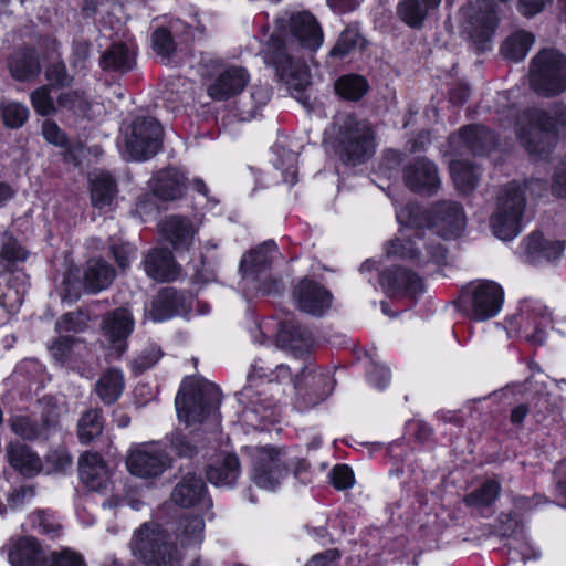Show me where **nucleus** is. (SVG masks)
Returning a JSON list of instances; mask_svg holds the SVG:
<instances>
[{
    "label": "nucleus",
    "mask_w": 566,
    "mask_h": 566,
    "mask_svg": "<svg viewBox=\"0 0 566 566\" xmlns=\"http://www.w3.org/2000/svg\"><path fill=\"white\" fill-rule=\"evenodd\" d=\"M507 114L516 118V137L522 147L534 158L544 159L551 153L554 145L552 132L560 125L566 133V106L559 105L553 114L542 108H526L517 114L514 107H510Z\"/></svg>",
    "instance_id": "nucleus-1"
},
{
    "label": "nucleus",
    "mask_w": 566,
    "mask_h": 566,
    "mask_svg": "<svg viewBox=\"0 0 566 566\" xmlns=\"http://www.w3.org/2000/svg\"><path fill=\"white\" fill-rule=\"evenodd\" d=\"M333 130L340 155L348 161L360 163L374 153V130L367 120L339 113L334 117Z\"/></svg>",
    "instance_id": "nucleus-2"
},
{
    "label": "nucleus",
    "mask_w": 566,
    "mask_h": 566,
    "mask_svg": "<svg viewBox=\"0 0 566 566\" xmlns=\"http://www.w3.org/2000/svg\"><path fill=\"white\" fill-rule=\"evenodd\" d=\"M220 401L221 394L214 385L186 380L176 396L175 405L179 419L191 424L216 412Z\"/></svg>",
    "instance_id": "nucleus-3"
},
{
    "label": "nucleus",
    "mask_w": 566,
    "mask_h": 566,
    "mask_svg": "<svg viewBox=\"0 0 566 566\" xmlns=\"http://www.w3.org/2000/svg\"><path fill=\"white\" fill-rule=\"evenodd\" d=\"M532 88L544 96L566 90V56L555 50H543L532 61L530 71Z\"/></svg>",
    "instance_id": "nucleus-4"
},
{
    "label": "nucleus",
    "mask_w": 566,
    "mask_h": 566,
    "mask_svg": "<svg viewBox=\"0 0 566 566\" xmlns=\"http://www.w3.org/2000/svg\"><path fill=\"white\" fill-rule=\"evenodd\" d=\"M274 252L275 243L268 241L242 256L240 271L249 289L260 291L263 294L280 291V282L272 279L269 274L272 253Z\"/></svg>",
    "instance_id": "nucleus-5"
},
{
    "label": "nucleus",
    "mask_w": 566,
    "mask_h": 566,
    "mask_svg": "<svg viewBox=\"0 0 566 566\" xmlns=\"http://www.w3.org/2000/svg\"><path fill=\"white\" fill-rule=\"evenodd\" d=\"M268 60L290 88L302 91L310 84L306 64L295 57L292 45H287L276 36H272L269 42Z\"/></svg>",
    "instance_id": "nucleus-6"
},
{
    "label": "nucleus",
    "mask_w": 566,
    "mask_h": 566,
    "mask_svg": "<svg viewBox=\"0 0 566 566\" xmlns=\"http://www.w3.org/2000/svg\"><path fill=\"white\" fill-rule=\"evenodd\" d=\"M115 276L114 270L102 259H92L83 272V281L78 280V271H71L64 279L63 300L73 302L84 289L88 293H97L107 289Z\"/></svg>",
    "instance_id": "nucleus-7"
},
{
    "label": "nucleus",
    "mask_w": 566,
    "mask_h": 566,
    "mask_svg": "<svg viewBox=\"0 0 566 566\" xmlns=\"http://www.w3.org/2000/svg\"><path fill=\"white\" fill-rule=\"evenodd\" d=\"M253 481L262 489L272 490L287 474V457L283 450L274 447L255 449Z\"/></svg>",
    "instance_id": "nucleus-8"
},
{
    "label": "nucleus",
    "mask_w": 566,
    "mask_h": 566,
    "mask_svg": "<svg viewBox=\"0 0 566 566\" xmlns=\"http://www.w3.org/2000/svg\"><path fill=\"white\" fill-rule=\"evenodd\" d=\"M463 297L468 298L472 317L475 321H486L501 311L504 293L495 282L481 281L470 284Z\"/></svg>",
    "instance_id": "nucleus-9"
},
{
    "label": "nucleus",
    "mask_w": 566,
    "mask_h": 566,
    "mask_svg": "<svg viewBox=\"0 0 566 566\" xmlns=\"http://www.w3.org/2000/svg\"><path fill=\"white\" fill-rule=\"evenodd\" d=\"M465 226L467 217L463 207L457 201L441 200L429 210V227L434 228L444 239L459 237Z\"/></svg>",
    "instance_id": "nucleus-10"
},
{
    "label": "nucleus",
    "mask_w": 566,
    "mask_h": 566,
    "mask_svg": "<svg viewBox=\"0 0 566 566\" xmlns=\"http://www.w3.org/2000/svg\"><path fill=\"white\" fill-rule=\"evenodd\" d=\"M424 233H417L415 239L401 241L391 240L386 245V252L390 256H401L419 262L430 260L440 261L446 256V249L441 243L429 242Z\"/></svg>",
    "instance_id": "nucleus-11"
},
{
    "label": "nucleus",
    "mask_w": 566,
    "mask_h": 566,
    "mask_svg": "<svg viewBox=\"0 0 566 566\" xmlns=\"http://www.w3.org/2000/svg\"><path fill=\"white\" fill-rule=\"evenodd\" d=\"M1 553L11 566H48L49 553L33 536H12Z\"/></svg>",
    "instance_id": "nucleus-12"
},
{
    "label": "nucleus",
    "mask_w": 566,
    "mask_h": 566,
    "mask_svg": "<svg viewBox=\"0 0 566 566\" xmlns=\"http://www.w3.org/2000/svg\"><path fill=\"white\" fill-rule=\"evenodd\" d=\"M178 551L169 534L161 528L144 527V565L176 566Z\"/></svg>",
    "instance_id": "nucleus-13"
},
{
    "label": "nucleus",
    "mask_w": 566,
    "mask_h": 566,
    "mask_svg": "<svg viewBox=\"0 0 566 566\" xmlns=\"http://www.w3.org/2000/svg\"><path fill=\"white\" fill-rule=\"evenodd\" d=\"M507 0H482L483 3H481L480 6H483L486 10L475 12L465 22L464 29L479 49H488L486 44L491 39L497 24L495 6L497 3H504Z\"/></svg>",
    "instance_id": "nucleus-14"
},
{
    "label": "nucleus",
    "mask_w": 566,
    "mask_h": 566,
    "mask_svg": "<svg viewBox=\"0 0 566 566\" xmlns=\"http://www.w3.org/2000/svg\"><path fill=\"white\" fill-rule=\"evenodd\" d=\"M81 481L91 491L106 493L112 485L111 470L97 452H85L78 460Z\"/></svg>",
    "instance_id": "nucleus-15"
},
{
    "label": "nucleus",
    "mask_w": 566,
    "mask_h": 566,
    "mask_svg": "<svg viewBox=\"0 0 566 566\" xmlns=\"http://www.w3.org/2000/svg\"><path fill=\"white\" fill-rule=\"evenodd\" d=\"M250 76L242 66H229L208 85L207 94L216 101H226L240 94L248 85Z\"/></svg>",
    "instance_id": "nucleus-16"
},
{
    "label": "nucleus",
    "mask_w": 566,
    "mask_h": 566,
    "mask_svg": "<svg viewBox=\"0 0 566 566\" xmlns=\"http://www.w3.org/2000/svg\"><path fill=\"white\" fill-rule=\"evenodd\" d=\"M454 149L462 154L464 149L475 155H482L496 145L494 135L484 126L470 125L459 130L458 135L450 138Z\"/></svg>",
    "instance_id": "nucleus-17"
},
{
    "label": "nucleus",
    "mask_w": 566,
    "mask_h": 566,
    "mask_svg": "<svg viewBox=\"0 0 566 566\" xmlns=\"http://www.w3.org/2000/svg\"><path fill=\"white\" fill-rule=\"evenodd\" d=\"M533 187L544 190L545 184L539 179L528 181L523 186L515 182L509 184L499 196L495 211L513 217L522 222L526 207L525 190Z\"/></svg>",
    "instance_id": "nucleus-18"
},
{
    "label": "nucleus",
    "mask_w": 566,
    "mask_h": 566,
    "mask_svg": "<svg viewBox=\"0 0 566 566\" xmlns=\"http://www.w3.org/2000/svg\"><path fill=\"white\" fill-rule=\"evenodd\" d=\"M294 297L302 312L321 316L331 306L332 295L323 286L308 280H303L294 291Z\"/></svg>",
    "instance_id": "nucleus-19"
},
{
    "label": "nucleus",
    "mask_w": 566,
    "mask_h": 566,
    "mask_svg": "<svg viewBox=\"0 0 566 566\" xmlns=\"http://www.w3.org/2000/svg\"><path fill=\"white\" fill-rule=\"evenodd\" d=\"M403 177L407 187L417 192L432 193L440 187L437 166L426 158H420L408 165L405 168Z\"/></svg>",
    "instance_id": "nucleus-20"
},
{
    "label": "nucleus",
    "mask_w": 566,
    "mask_h": 566,
    "mask_svg": "<svg viewBox=\"0 0 566 566\" xmlns=\"http://www.w3.org/2000/svg\"><path fill=\"white\" fill-rule=\"evenodd\" d=\"M158 230L176 250L186 251L190 248L197 232L192 221L182 216L171 214L164 218Z\"/></svg>",
    "instance_id": "nucleus-21"
},
{
    "label": "nucleus",
    "mask_w": 566,
    "mask_h": 566,
    "mask_svg": "<svg viewBox=\"0 0 566 566\" xmlns=\"http://www.w3.org/2000/svg\"><path fill=\"white\" fill-rule=\"evenodd\" d=\"M565 250V241H549L542 233L533 232L527 235L521 245V253L526 262L555 261Z\"/></svg>",
    "instance_id": "nucleus-22"
},
{
    "label": "nucleus",
    "mask_w": 566,
    "mask_h": 566,
    "mask_svg": "<svg viewBox=\"0 0 566 566\" xmlns=\"http://www.w3.org/2000/svg\"><path fill=\"white\" fill-rule=\"evenodd\" d=\"M289 29L303 48L316 51L323 44V31L311 13L292 14L289 20Z\"/></svg>",
    "instance_id": "nucleus-23"
},
{
    "label": "nucleus",
    "mask_w": 566,
    "mask_h": 566,
    "mask_svg": "<svg viewBox=\"0 0 566 566\" xmlns=\"http://www.w3.org/2000/svg\"><path fill=\"white\" fill-rule=\"evenodd\" d=\"M206 484L200 475L188 472L175 485L171 492V501L180 507L197 505L205 496Z\"/></svg>",
    "instance_id": "nucleus-24"
},
{
    "label": "nucleus",
    "mask_w": 566,
    "mask_h": 566,
    "mask_svg": "<svg viewBox=\"0 0 566 566\" xmlns=\"http://www.w3.org/2000/svg\"><path fill=\"white\" fill-rule=\"evenodd\" d=\"M105 337L118 354L125 350L124 340L133 331V318L127 310L119 308L109 314L103 323Z\"/></svg>",
    "instance_id": "nucleus-25"
},
{
    "label": "nucleus",
    "mask_w": 566,
    "mask_h": 566,
    "mask_svg": "<svg viewBox=\"0 0 566 566\" xmlns=\"http://www.w3.org/2000/svg\"><path fill=\"white\" fill-rule=\"evenodd\" d=\"M146 271L155 281L168 282L179 277L181 268L175 262L169 250L157 249L148 254Z\"/></svg>",
    "instance_id": "nucleus-26"
},
{
    "label": "nucleus",
    "mask_w": 566,
    "mask_h": 566,
    "mask_svg": "<svg viewBox=\"0 0 566 566\" xmlns=\"http://www.w3.org/2000/svg\"><path fill=\"white\" fill-rule=\"evenodd\" d=\"M149 187L157 198L172 201L182 197L186 190L185 177L175 169L159 171L149 181Z\"/></svg>",
    "instance_id": "nucleus-27"
},
{
    "label": "nucleus",
    "mask_w": 566,
    "mask_h": 566,
    "mask_svg": "<svg viewBox=\"0 0 566 566\" xmlns=\"http://www.w3.org/2000/svg\"><path fill=\"white\" fill-rule=\"evenodd\" d=\"M10 464L22 475L33 476L42 470V461L30 448L20 443H10L7 448Z\"/></svg>",
    "instance_id": "nucleus-28"
},
{
    "label": "nucleus",
    "mask_w": 566,
    "mask_h": 566,
    "mask_svg": "<svg viewBox=\"0 0 566 566\" xmlns=\"http://www.w3.org/2000/svg\"><path fill=\"white\" fill-rule=\"evenodd\" d=\"M240 474V462L234 454H224L222 458L209 465L207 478L210 483L217 486H231Z\"/></svg>",
    "instance_id": "nucleus-29"
},
{
    "label": "nucleus",
    "mask_w": 566,
    "mask_h": 566,
    "mask_svg": "<svg viewBox=\"0 0 566 566\" xmlns=\"http://www.w3.org/2000/svg\"><path fill=\"white\" fill-rule=\"evenodd\" d=\"M91 200L96 209H105L112 206L116 196V186L107 172H94L90 177Z\"/></svg>",
    "instance_id": "nucleus-30"
},
{
    "label": "nucleus",
    "mask_w": 566,
    "mask_h": 566,
    "mask_svg": "<svg viewBox=\"0 0 566 566\" xmlns=\"http://www.w3.org/2000/svg\"><path fill=\"white\" fill-rule=\"evenodd\" d=\"M142 123L136 119L123 127L118 138V149L122 157L127 161H139L142 159Z\"/></svg>",
    "instance_id": "nucleus-31"
},
{
    "label": "nucleus",
    "mask_w": 566,
    "mask_h": 566,
    "mask_svg": "<svg viewBox=\"0 0 566 566\" xmlns=\"http://www.w3.org/2000/svg\"><path fill=\"white\" fill-rule=\"evenodd\" d=\"M170 467L171 458L160 446L148 443L144 447V481L161 475Z\"/></svg>",
    "instance_id": "nucleus-32"
},
{
    "label": "nucleus",
    "mask_w": 566,
    "mask_h": 566,
    "mask_svg": "<svg viewBox=\"0 0 566 566\" xmlns=\"http://www.w3.org/2000/svg\"><path fill=\"white\" fill-rule=\"evenodd\" d=\"M382 285L392 291L403 290L416 294L421 291V280L417 274L402 268L387 270L381 276Z\"/></svg>",
    "instance_id": "nucleus-33"
},
{
    "label": "nucleus",
    "mask_w": 566,
    "mask_h": 566,
    "mask_svg": "<svg viewBox=\"0 0 566 566\" xmlns=\"http://www.w3.org/2000/svg\"><path fill=\"white\" fill-rule=\"evenodd\" d=\"M450 172L457 189L463 193L471 192L480 180L479 167L467 160H452Z\"/></svg>",
    "instance_id": "nucleus-34"
},
{
    "label": "nucleus",
    "mask_w": 566,
    "mask_h": 566,
    "mask_svg": "<svg viewBox=\"0 0 566 566\" xmlns=\"http://www.w3.org/2000/svg\"><path fill=\"white\" fill-rule=\"evenodd\" d=\"M136 52L125 44L112 45L101 57V66L109 71H127L136 63Z\"/></svg>",
    "instance_id": "nucleus-35"
},
{
    "label": "nucleus",
    "mask_w": 566,
    "mask_h": 566,
    "mask_svg": "<svg viewBox=\"0 0 566 566\" xmlns=\"http://www.w3.org/2000/svg\"><path fill=\"white\" fill-rule=\"evenodd\" d=\"M124 389L123 375L117 369H109L104 373L96 382V394L104 403L115 402Z\"/></svg>",
    "instance_id": "nucleus-36"
},
{
    "label": "nucleus",
    "mask_w": 566,
    "mask_h": 566,
    "mask_svg": "<svg viewBox=\"0 0 566 566\" xmlns=\"http://www.w3.org/2000/svg\"><path fill=\"white\" fill-rule=\"evenodd\" d=\"M179 296L172 289H163L151 302L150 316L160 322L174 316L178 312Z\"/></svg>",
    "instance_id": "nucleus-37"
},
{
    "label": "nucleus",
    "mask_w": 566,
    "mask_h": 566,
    "mask_svg": "<svg viewBox=\"0 0 566 566\" xmlns=\"http://www.w3.org/2000/svg\"><path fill=\"white\" fill-rule=\"evenodd\" d=\"M281 342L292 350H308L313 346V335L305 327L284 323L280 331Z\"/></svg>",
    "instance_id": "nucleus-38"
},
{
    "label": "nucleus",
    "mask_w": 566,
    "mask_h": 566,
    "mask_svg": "<svg viewBox=\"0 0 566 566\" xmlns=\"http://www.w3.org/2000/svg\"><path fill=\"white\" fill-rule=\"evenodd\" d=\"M534 35L526 31H518L509 36L502 45V54L512 60L521 61L534 44Z\"/></svg>",
    "instance_id": "nucleus-39"
},
{
    "label": "nucleus",
    "mask_w": 566,
    "mask_h": 566,
    "mask_svg": "<svg viewBox=\"0 0 566 566\" xmlns=\"http://www.w3.org/2000/svg\"><path fill=\"white\" fill-rule=\"evenodd\" d=\"M164 128L154 117H144V160L156 156L163 147Z\"/></svg>",
    "instance_id": "nucleus-40"
},
{
    "label": "nucleus",
    "mask_w": 566,
    "mask_h": 566,
    "mask_svg": "<svg viewBox=\"0 0 566 566\" xmlns=\"http://www.w3.org/2000/svg\"><path fill=\"white\" fill-rule=\"evenodd\" d=\"M10 72L19 81H29L40 73V65L34 55L27 52H18L11 59Z\"/></svg>",
    "instance_id": "nucleus-41"
},
{
    "label": "nucleus",
    "mask_w": 566,
    "mask_h": 566,
    "mask_svg": "<svg viewBox=\"0 0 566 566\" xmlns=\"http://www.w3.org/2000/svg\"><path fill=\"white\" fill-rule=\"evenodd\" d=\"M335 91L345 99L358 101L367 93L368 83L359 75H344L336 81Z\"/></svg>",
    "instance_id": "nucleus-42"
},
{
    "label": "nucleus",
    "mask_w": 566,
    "mask_h": 566,
    "mask_svg": "<svg viewBox=\"0 0 566 566\" xmlns=\"http://www.w3.org/2000/svg\"><path fill=\"white\" fill-rule=\"evenodd\" d=\"M493 234L503 241L513 240L522 230V222L502 212L494 211L490 220Z\"/></svg>",
    "instance_id": "nucleus-43"
},
{
    "label": "nucleus",
    "mask_w": 566,
    "mask_h": 566,
    "mask_svg": "<svg viewBox=\"0 0 566 566\" xmlns=\"http://www.w3.org/2000/svg\"><path fill=\"white\" fill-rule=\"evenodd\" d=\"M103 431V420L98 409H91L83 413L77 424L81 442L90 443Z\"/></svg>",
    "instance_id": "nucleus-44"
},
{
    "label": "nucleus",
    "mask_w": 566,
    "mask_h": 566,
    "mask_svg": "<svg viewBox=\"0 0 566 566\" xmlns=\"http://www.w3.org/2000/svg\"><path fill=\"white\" fill-rule=\"evenodd\" d=\"M365 40L354 27L346 28L331 50V56L345 57L357 49L364 46Z\"/></svg>",
    "instance_id": "nucleus-45"
},
{
    "label": "nucleus",
    "mask_w": 566,
    "mask_h": 566,
    "mask_svg": "<svg viewBox=\"0 0 566 566\" xmlns=\"http://www.w3.org/2000/svg\"><path fill=\"white\" fill-rule=\"evenodd\" d=\"M429 12L419 0H401L398 6V15L411 28H420Z\"/></svg>",
    "instance_id": "nucleus-46"
},
{
    "label": "nucleus",
    "mask_w": 566,
    "mask_h": 566,
    "mask_svg": "<svg viewBox=\"0 0 566 566\" xmlns=\"http://www.w3.org/2000/svg\"><path fill=\"white\" fill-rule=\"evenodd\" d=\"M501 485L495 481H486L479 489L464 497V503L470 506H489L500 495Z\"/></svg>",
    "instance_id": "nucleus-47"
},
{
    "label": "nucleus",
    "mask_w": 566,
    "mask_h": 566,
    "mask_svg": "<svg viewBox=\"0 0 566 566\" xmlns=\"http://www.w3.org/2000/svg\"><path fill=\"white\" fill-rule=\"evenodd\" d=\"M0 115L7 127L19 128L27 122L29 117V109L21 103L9 102L0 105Z\"/></svg>",
    "instance_id": "nucleus-48"
},
{
    "label": "nucleus",
    "mask_w": 566,
    "mask_h": 566,
    "mask_svg": "<svg viewBox=\"0 0 566 566\" xmlns=\"http://www.w3.org/2000/svg\"><path fill=\"white\" fill-rule=\"evenodd\" d=\"M397 219L408 227L429 226V211H424L417 203H408L397 212Z\"/></svg>",
    "instance_id": "nucleus-49"
},
{
    "label": "nucleus",
    "mask_w": 566,
    "mask_h": 566,
    "mask_svg": "<svg viewBox=\"0 0 566 566\" xmlns=\"http://www.w3.org/2000/svg\"><path fill=\"white\" fill-rule=\"evenodd\" d=\"M10 426L17 436L27 440L38 438L42 432L38 421L28 416H14L11 418Z\"/></svg>",
    "instance_id": "nucleus-50"
},
{
    "label": "nucleus",
    "mask_w": 566,
    "mask_h": 566,
    "mask_svg": "<svg viewBox=\"0 0 566 566\" xmlns=\"http://www.w3.org/2000/svg\"><path fill=\"white\" fill-rule=\"evenodd\" d=\"M27 251L19 242L12 238H8L3 242V247L0 253V265L9 270L10 265L17 262H22L27 259Z\"/></svg>",
    "instance_id": "nucleus-51"
},
{
    "label": "nucleus",
    "mask_w": 566,
    "mask_h": 566,
    "mask_svg": "<svg viewBox=\"0 0 566 566\" xmlns=\"http://www.w3.org/2000/svg\"><path fill=\"white\" fill-rule=\"evenodd\" d=\"M153 49L164 60H170L171 55L175 53L176 44L168 30L158 29L154 32Z\"/></svg>",
    "instance_id": "nucleus-52"
},
{
    "label": "nucleus",
    "mask_w": 566,
    "mask_h": 566,
    "mask_svg": "<svg viewBox=\"0 0 566 566\" xmlns=\"http://www.w3.org/2000/svg\"><path fill=\"white\" fill-rule=\"evenodd\" d=\"M31 104L34 111L41 116L52 115L56 112L53 98L50 95L49 86H42L31 94Z\"/></svg>",
    "instance_id": "nucleus-53"
},
{
    "label": "nucleus",
    "mask_w": 566,
    "mask_h": 566,
    "mask_svg": "<svg viewBox=\"0 0 566 566\" xmlns=\"http://www.w3.org/2000/svg\"><path fill=\"white\" fill-rule=\"evenodd\" d=\"M87 316L81 312L63 315L56 322V329L60 334L69 332H81L86 326Z\"/></svg>",
    "instance_id": "nucleus-54"
},
{
    "label": "nucleus",
    "mask_w": 566,
    "mask_h": 566,
    "mask_svg": "<svg viewBox=\"0 0 566 566\" xmlns=\"http://www.w3.org/2000/svg\"><path fill=\"white\" fill-rule=\"evenodd\" d=\"M48 559V566H85L82 556L67 548L49 553Z\"/></svg>",
    "instance_id": "nucleus-55"
},
{
    "label": "nucleus",
    "mask_w": 566,
    "mask_h": 566,
    "mask_svg": "<svg viewBox=\"0 0 566 566\" xmlns=\"http://www.w3.org/2000/svg\"><path fill=\"white\" fill-rule=\"evenodd\" d=\"M86 98L78 91L62 92L57 96V106L74 112H84L86 109Z\"/></svg>",
    "instance_id": "nucleus-56"
},
{
    "label": "nucleus",
    "mask_w": 566,
    "mask_h": 566,
    "mask_svg": "<svg viewBox=\"0 0 566 566\" xmlns=\"http://www.w3.org/2000/svg\"><path fill=\"white\" fill-rule=\"evenodd\" d=\"M205 530L203 518L200 516H190L185 521L184 534L189 544L200 543Z\"/></svg>",
    "instance_id": "nucleus-57"
},
{
    "label": "nucleus",
    "mask_w": 566,
    "mask_h": 566,
    "mask_svg": "<svg viewBox=\"0 0 566 566\" xmlns=\"http://www.w3.org/2000/svg\"><path fill=\"white\" fill-rule=\"evenodd\" d=\"M46 462L51 467L50 471L63 472L71 467L72 457L65 449H56L48 454Z\"/></svg>",
    "instance_id": "nucleus-58"
},
{
    "label": "nucleus",
    "mask_w": 566,
    "mask_h": 566,
    "mask_svg": "<svg viewBox=\"0 0 566 566\" xmlns=\"http://www.w3.org/2000/svg\"><path fill=\"white\" fill-rule=\"evenodd\" d=\"M332 481L337 490H346L354 484V473L347 465H336L332 473Z\"/></svg>",
    "instance_id": "nucleus-59"
},
{
    "label": "nucleus",
    "mask_w": 566,
    "mask_h": 566,
    "mask_svg": "<svg viewBox=\"0 0 566 566\" xmlns=\"http://www.w3.org/2000/svg\"><path fill=\"white\" fill-rule=\"evenodd\" d=\"M500 523L502 525L501 530L503 536H515L523 531V524L515 512L501 514Z\"/></svg>",
    "instance_id": "nucleus-60"
},
{
    "label": "nucleus",
    "mask_w": 566,
    "mask_h": 566,
    "mask_svg": "<svg viewBox=\"0 0 566 566\" xmlns=\"http://www.w3.org/2000/svg\"><path fill=\"white\" fill-rule=\"evenodd\" d=\"M127 471L134 476H142V447L138 443L130 446L125 459Z\"/></svg>",
    "instance_id": "nucleus-61"
},
{
    "label": "nucleus",
    "mask_w": 566,
    "mask_h": 566,
    "mask_svg": "<svg viewBox=\"0 0 566 566\" xmlns=\"http://www.w3.org/2000/svg\"><path fill=\"white\" fill-rule=\"evenodd\" d=\"M42 135L46 142L55 146H64L66 144V136L62 129L51 120H45L42 125Z\"/></svg>",
    "instance_id": "nucleus-62"
},
{
    "label": "nucleus",
    "mask_w": 566,
    "mask_h": 566,
    "mask_svg": "<svg viewBox=\"0 0 566 566\" xmlns=\"http://www.w3.org/2000/svg\"><path fill=\"white\" fill-rule=\"evenodd\" d=\"M32 526L42 534H54L59 528L53 517L44 512H36L32 515Z\"/></svg>",
    "instance_id": "nucleus-63"
},
{
    "label": "nucleus",
    "mask_w": 566,
    "mask_h": 566,
    "mask_svg": "<svg viewBox=\"0 0 566 566\" xmlns=\"http://www.w3.org/2000/svg\"><path fill=\"white\" fill-rule=\"evenodd\" d=\"M46 78L51 85L65 86L72 78L67 75L65 66L60 63L51 64L46 70Z\"/></svg>",
    "instance_id": "nucleus-64"
}]
</instances>
